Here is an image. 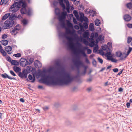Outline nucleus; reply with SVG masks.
Wrapping results in <instances>:
<instances>
[{
  "mask_svg": "<svg viewBox=\"0 0 132 132\" xmlns=\"http://www.w3.org/2000/svg\"><path fill=\"white\" fill-rule=\"evenodd\" d=\"M98 34L97 33H95V34L92 33L91 34L90 36L91 38L87 37L86 39H83L81 37H79L76 34L74 35V38L75 40L77 42L76 43H74L72 42H70L69 45L72 50H80L81 46V44L78 42V41L83 42V43L85 45H89L91 47H93L95 45V42L93 38H96L98 36ZM64 36L70 42L72 40V38L71 37L67 36L65 34L64 35Z\"/></svg>",
  "mask_w": 132,
  "mask_h": 132,
  "instance_id": "nucleus-2",
  "label": "nucleus"
},
{
  "mask_svg": "<svg viewBox=\"0 0 132 132\" xmlns=\"http://www.w3.org/2000/svg\"><path fill=\"white\" fill-rule=\"evenodd\" d=\"M73 21L75 24L77 23V21L76 19L74 18H73Z\"/></svg>",
  "mask_w": 132,
  "mask_h": 132,
  "instance_id": "nucleus-58",
  "label": "nucleus"
},
{
  "mask_svg": "<svg viewBox=\"0 0 132 132\" xmlns=\"http://www.w3.org/2000/svg\"><path fill=\"white\" fill-rule=\"evenodd\" d=\"M75 55L76 57V59L73 60L74 64L77 68H80L81 67L84 66V63L80 60V56L79 54L76 53H75Z\"/></svg>",
  "mask_w": 132,
  "mask_h": 132,
  "instance_id": "nucleus-8",
  "label": "nucleus"
},
{
  "mask_svg": "<svg viewBox=\"0 0 132 132\" xmlns=\"http://www.w3.org/2000/svg\"><path fill=\"white\" fill-rule=\"evenodd\" d=\"M53 4L54 6H56L58 4V2H57L54 1L53 2Z\"/></svg>",
  "mask_w": 132,
  "mask_h": 132,
  "instance_id": "nucleus-60",
  "label": "nucleus"
},
{
  "mask_svg": "<svg viewBox=\"0 0 132 132\" xmlns=\"http://www.w3.org/2000/svg\"><path fill=\"white\" fill-rule=\"evenodd\" d=\"M95 24L96 25L99 26L100 24V20L98 19L96 20L95 21Z\"/></svg>",
  "mask_w": 132,
  "mask_h": 132,
  "instance_id": "nucleus-33",
  "label": "nucleus"
},
{
  "mask_svg": "<svg viewBox=\"0 0 132 132\" xmlns=\"http://www.w3.org/2000/svg\"><path fill=\"white\" fill-rule=\"evenodd\" d=\"M21 29V27L19 25H18L17 26H16L14 28V29L17 30V31H18L20 29Z\"/></svg>",
  "mask_w": 132,
  "mask_h": 132,
  "instance_id": "nucleus-37",
  "label": "nucleus"
},
{
  "mask_svg": "<svg viewBox=\"0 0 132 132\" xmlns=\"http://www.w3.org/2000/svg\"><path fill=\"white\" fill-rule=\"evenodd\" d=\"M67 25L68 27L69 28H72L73 27V25L70 21H67Z\"/></svg>",
  "mask_w": 132,
  "mask_h": 132,
  "instance_id": "nucleus-27",
  "label": "nucleus"
},
{
  "mask_svg": "<svg viewBox=\"0 0 132 132\" xmlns=\"http://www.w3.org/2000/svg\"><path fill=\"white\" fill-rule=\"evenodd\" d=\"M89 31L88 30H87L85 31L83 34V36L84 37L86 38L89 36Z\"/></svg>",
  "mask_w": 132,
  "mask_h": 132,
  "instance_id": "nucleus-20",
  "label": "nucleus"
},
{
  "mask_svg": "<svg viewBox=\"0 0 132 132\" xmlns=\"http://www.w3.org/2000/svg\"><path fill=\"white\" fill-rule=\"evenodd\" d=\"M106 45L107 46L108 50H110L111 48L112 44L110 42L108 43Z\"/></svg>",
  "mask_w": 132,
  "mask_h": 132,
  "instance_id": "nucleus-35",
  "label": "nucleus"
},
{
  "mask_svg": "<svg viewBox=\"0 0 132 132\" xmlns=\"http://www.w3.org/2000/svg\"><path fill=\"white\" fill-rule=\"evenodd\" d=\"M83 27H84L85 29H86L88 28V25L86 23H84Z\"/></svg>",
  "mask_w": 132,
  "mask_h": 132,
  "instance_id": "nucleus-48",
  "label": "nucleus"
},
{
  "mask_svg": "<svg viewBox=\"0 0 132 132\" xmlns=\"http://www.w3.org/2000/svg\"><path fill=\"white\" fill-rule=\"evenodd\" d=\"M132 38L130 37H128L127 38V43H130L131 41Z\"/></svg>",
  "mask_w": 132,
  "mask_h": 132,
  "instance_id": "nucleus-47",
  "label": "nucleus"
},
{
  "mask_svg": "<svg viewBox=\"0 0 132 132\" xmlns=\"http://www.w3.org/2000/svg\"><path fill=\"white\" fill-rule=\"evenodd\" d=\"M106 50H99L98 53H99L101 55H105L106 56L105 53L103 51H105Z\"/></svg>",
  "mask_w": 132,
  "mask_h": 132,
  "instance_id": "nucleus-30",
  "label": "nucleus"
},
{
  "mask_svg": "<svg viewBox=\"0 0 132 132\" xmlns=\"http://www.w3.org/2000/svg\"><path fill=\"white\" fill-rule=\"evenodd\" d=\"M55 14L58 17L60 26L63 28H65L64 20L67 15V12L64 11L61 13L60 10L57 8L55 9Z\"/></svg>",
  "mask_w": 132,
  "mask_h": 132,
  "instance_id": "nucleus-3",
  "label": "nucleus"
},
{
  "mask_svg": "<svg viewBox=\"0 0 132 132\" xmlns=\"http://www.w3.org/2000/svg\"><path fill=\"white\" fill-rule=\"evenodd\" d=\"M85 62L87 64H89L90 63L87 57L85 58Z\"/></svg>",
  "mask_w": 132,
  "mask_h": 132,
  "instance_id": "nucleus-52",
  "label": "nucleus"
},
{
  "mask_svg": "<svg viewBox=\"0 0 132 132\" xmlns=\"http://www.w3.org/2000/svg\"><path fill=\"white\" fill-rule=\"evenodd\" d=\"M89 29L90 31H93L95 29L94 28V24L92 23H91L89 25Z\"/></svg>",
  "mask_w": 132,
  "mask_h": 132,
  "instance_id": "nucleus-18",
  "label": "nucleus"
},
{
  "mask_svg": "<svg viewBox=\"0 0 132 132\" xmlns=\"http://www.w3.org/2000/svg\"><path fill=\"white\" fill-rule=\"evenodd\" d=\"M7 52L8 54H10L12 53V52H11V51L12 50H5Z\"/></svg>",
  "mask_w": 132,
  "mask_h": 132,
  "instance_id": "nucleus-56",
  "label": "nucleus"
},
{
  "mask_svg": "<svg viewBox=\"0 0 132 132\" xmlns=\"http://www.w3.org/2000/svg\"><path fill=\"white\" fill-rule=\"evenodd\" d=\"M21 0H19L18 2H15L10 8V11L12 13H15L19 10V8L22 7V5H24V3L21 2Z\"/></svg>",
  "mask_w": 132,
  "mask_h": 132,
  "instance_id": "nucleus-4",
  "label": "nucleus"
},
{
  "mask_svg": "<svg viewBox=\"0 0 132 132\" xmlns=\"http://www.w3.org/2000/svg\"><path fill=\"white\" fill-rule=\"evenodd\" d=\"M127 26L129 28H132V24L128 23L127 24Z\"/></svg>",
  "mask_w": 132,
  "mask_h": 132,
  "instance_id": "nucleus-51",
  "label": "nucleus"
},
{
  "mask_svg": "<svg viewBox=\"0 0 132 132\" xmlns=\"http://www.w3.org/2000/svg\"><path fill=\"white\" fill-rule=\"evenodd\" d=\"M2 44L4 45H7L8 43V41L6 40H3L1 41Z\"/></svg>",
  "mask_w": 132,
  "mask_h": 132,
  "instance_id": "nucleus-24",
  "label": "nucleus"
},
{
  "mask_svg": "<svg viewBox=\"0 0 132 132\" xmlns=\"http://www.w3.org/2000/svg\"><path fill=\"white\" fill-rule=\"evenodd\" d=\"M21 2H22L24 3V5H22V7H23L20 10V12L21 14H28V15H30L32 13V10L30 8H28L26 7V2L28 1L29 2L28 0H21Z\"/></svg>",
  "mask_w": 132,
  "mask_h": 132,
  "instance_id": "nucleus-5",
  "label": "nucleus"
},
{
  "mask_svg": "<svg viewBox=\"0 0 132 132\" xmlns=\"http://www.w3.org/2000/svg\"><path fill=\"white\" fill-rule=\"evenodd\" d=\"M33 78L31 75L29 74L28 76V78L30 80H32L31 82H34L35 80V76L33 75Z\"/></svg>",
  "mask_w": 132,
  "mask_h": 132,
  "instance_id": "nucleus-16",
  "label": "nucleus"
},
{
  "mask_svg": "<svg viewBox=\"0 0 132 132\" xmlns=\"http://www.w3.org/2000/svg\"><path fill=\"white\" fill-rule=\"evenodd\" d=\"M104 39L103 37L101 35H100L97 39L98 40H102Z\"/></svg>",
  "mask_w": 132,
  "mask_h": 132,
  "instance_id": "nucleus-42",
  "label": "nucleus"
},
{
  "mask_svg": "<svg viewBox=\"0 0 132 132\" xmlns=\"http://www.w3.org/2000/svg\"><path fill=\"white\" fill-rule=\"evenodd\" d=\"M10 16L9 19L10 20H13L17 18V16L13 14H11L10 15Z\"/></svg>",
  "mask_w": 132,
  "mask_h": 132,
  "instance_id": "nucleus-21",
  "label": "nucleus"
},
{
  "mask_svg": "<svg viewBox=\"0 0 132 132\" xmlns=\"http://www.w3.org/2000/svg\"><path fill=\"white\" fill-rule=\"evenodd\" d=\"M11 64L15 65H18L19 64V62L16 60H13L11 62Z\"/></svg>",
  "mask_w": 132,
  "mask_h": 132,
  "instance_id": "nucleus-22",
  "label": "nucleus"
},
{
  "mask_svg": "<svg viewBox=\"0 0 132 132\" xmlns=\"http://www.w3.org/2000/svg\"><path fill=\"white\" fill-rule=\"evenodd\" d=\"M18 32L17 30H15L14 29L11 31V33L12 35H15Z\"/></svg>",
  "mask_w": 132,
  "mask_h": 132,
  "instance_id": "nucleus-31",
  "label": "nucleus"
},
{
  "mask_svg": "<svg viewBox=\"0 0 132 132\" xmlns=\"http://www.w3.org/2000/svg\"><path fill=\"white\" fill-rule=\"evenodd\" d=\"M97 60L101 64L103 63V61L102 59L99 57H98L97 58Z\"/></svg>",
  "mask_w": 132,
  "mask_h": 132,
  "instance_id": "nucleus-45",
  "label": "nucleus"
},
{
  "mask_svg": "<svg viewBox=\"0 0 132 132\" xmlns=\"http://www.w3.org/2000/svg\"><path fill=\"white\" fill-rule=\"evenodd\" d=\"M13 69L16 72H19L21 70V69L19 67L14 66L13 67Z\"/></svg>",
  "mask_w": 132,
  "mask_h": 132,
  "instance_id": "nucleus-17",
  "label": "nucleus"
},
{
  "mask_svg": "<svg viewBox=\"0 0 132 132\" xmlns=\"http://www.w3.org/2000/svg\"><path fill=\"white\" fill-rule=\"evenodd\" d=\"M34 59L33 58H30L29 60V62H28V64H31L34 61Z\"/></svg>",
  "mask_w": 132,
  "mask_h": 132,
  "instance_id": "nucleus-40",
  "label": "nucleus"
},
{
  "mask_svg": "<svg viewBox=\"0 0 132 132\" xmlns=\"http://www.w3.org/2000/svg\"><path fill=\"white\" fill-rule=\"evenodd\" d=\"M6 48L5 50L6 49H8V50H12V48L11 47L9 46H7L6 47Z\"/></svg>",
  "mask_w": 132,
  "mask_h": 132,
  "instance_id": "nucleus-64",
  "label": "nucleus"
},
{
  "mask_svg": "<svg viewBox=\"0 0 132 132\" xmlns=\"http://www.w3.org/2000/svg\"><path fill=\"white\" fill-rule=\"evenodd\" d=\"M130 103L129 102H128L126 104V106L128 108H129L130 107Z\"/></svg>",
  "mask_w": 132,
  "mask_h": 132,
  "instance_id": "nucleus-63",
  "label": "nucleus"
},
{
  "mask_svg": "<svg viewBox=\"0 0 132 132\" xmlns=\"http://www.w3.org/2000/svg\"><path fill=\"white\" fill-rule=\"evenodd\" d=\"M64 1V3L66 5V10L68 13L70 12V4L68 0H59V2L61 6L62 7L64 11L65 9V5L63 3V1Z\"/></svg>",
  "mask_w": 132,
  "mask_h": 132,
  "instance_id": "nucleus-10",
  "label": "nucleus"
},
{
  "mask_svg": "<svg viewBox=\"0 0 132 132\" xmlns=\"http://www.w3.org/2000/svg\"><path fill=\"white\" fill-rule=\"evenodd\" d=\"M127 6L128 9L132 10V3H129L127 4Z\"/></svg>",
  "mask_w": 132,
  "mask_h": 132,
  "instance_id": "nucleus-28",
  "label": "nucleus"
},
{
  "mask_svg": "<svg viewBox=\"0 0 132 132\" xmlns=\"http://www.w3.org/2000/svg\"><path fill=\"white\" fill-rule=\"evenodd\" d=\"M7 37V35L6 34H4L3 35L2 37L3 39H5Z\"/></svg>",
  "mask_w": 132,
  "mask_h": 132,
  "instance_id": "nucleus-54",
  "label": "nucleus"
},
{
  "mask_svg": "<svg viewBox=\"0 0 132 132\" xmlns=\"http://www.w3.org/2000/svg\"><path fill=\"white\" fill-rule=\"evenodd\" d=\"M73 13L75 16L76 17L77 19V20L79 18V15L77 12L76 11L74 10L73 11Z\"/></svg>",
  "mask_w": 132,
  "mask_h": 132,
  "instance_id": "nucleus-32",
  "label": "nucleus"
},
{
  "mask_svg": "<svg viewBox=\"0 0 132 132\" xmlns=\"http://www.w3.org/2000/svg\"><path fill=\"white\" fill-rule=\"evenodd\" d=\"M43 109L45 111H46L49 110V108L48 106H46L42 107Z\"/></svg>",
  "mask_w": 132,
  "mask_h": 132,
  "instance_id": "nucleus-36",
  "label": "nucleus"
},
{
  "mask_svg": "<svg viewBox=\"0 0 132 132\" xmlns=\"http://www.w3.org/2000/svg\"><path fill=\"white\" fill-rule=\"evenodd\" d=\"M106 51L105 55L107 57V59L111 61L112 62H116L117 61V60L113 57L114 56V54L111 53L112 50H106Z\"/></svg>",
  "mask_w": 132,
  "mask_h": 132,
  "instance_id": "nucleus-9",
  "label": "nucleus"
},
{
  "mask_svg": "<svg viewBox=\"0 0 132 132\" xmlns=\"http://www.w3.org/2000/svg\"><path fill=\"white\" fill-rule=\"evenodd\" d=\"M7 60L9 62H11V58L10 56H9L7 58Z\"/></svg>",
  "mask_w": 132,
  "mask_h": 132,
  "instance_id": "nucleus-59",
  "label": "nucleus"
},
{
  "mask_svg": "<svg viewBox=\"0 0 132 132\" xmlns=\"http://www.w3.org/2000/svg\"><path fill=\"white\" fill-rule=\"evenodd\" d=\"M20 65L22 67H24L28 65L27 60L24 58H21L20 59Z\"/></svg>",
  "mask_w": 132,
  "mask_h": 132,
  "instance_id": "nucleus-12",
  "label": "nucleus"
},
{
  "mask_svg": "<svg viewBox=\"0 0 132 132\" xmlns=\"http://www.w3.org/2000/svg\"><path fill=\"white\" fill-rule=\"evenodd\" d=\"M40 63V62L38 60L34 62V65L36 68H39L38 63Z\"/></svg>",
  "mask_w": 132,
  "mask_h": 132,
  "instance_id": "nucleus-25",
  "label": "nucleus"
},
{
  "mask_svg": "<svg viewBox=\"0 0 132 132\" xmlns=\"http://www.w3.org/2000/svg\"><path fill=\"white\" fill-rule=\"evenodd\" d=\"M80 14V17H79V18L77 20L80 21V20H81L82 19V18L84 17V14L82 13H80L79 14Z\"/></svg>",
  "mask_w": 132,
  "mask_h": 132,
  "instance_id": "nucleus-26",
  "label": "nucleus"
},
{
  "mask_svg": "<svg viewBox=\"0 0 132 132\" xmlns=\"http://www.w3.org/2000/svg\"><path fill=\"white\" fill-rule=\"evenodd\" d=\"M32 68V67L30 66H27L26 69L23 70L22 72H19L18 74V76L22 79L24 78H27L28 74L31 72Z\"/></svg>",
  "mask_w": 132,
  "mask_h": 132,
  "instance_id": "nucleus-7",
  "label": "nucleus"
},
{
  "mask_svg": "<svg viewBox=\"0 0 132 132\" xmlns=\"http://www.w3.org/2000/svg\"><path fill=\"white\" fill-rule=\"evenodd\" d=\"M22 22L23 23V24L24 25L26 24L28 22V21L27 20L25 19H24L22 21Z\"/></svg>",
  "mask_w": 132,
  "mask_h": 132,
  "instance_id": "nucleus-49",
  "label": "nucleus"
},
{
  "mask_svg": "<svg viewBox=\"0 0 132 132\" xmlns=\"http://www.w3.org/2000/svg\"><path fill=\"white\" fill-rule=\"evenodd\" d=\"M9 0H1L0 2L1 5H2L3 4H6Z\"/></svg>",
  "mask_w": 132,
  "mask_h": 132,
  "instance_id": "nucleus-29",
  "label": "nucleus"
},
{
  "mask_svg": "<svg viewBox=\"0 0 132 132\" xmlns=\"http://www.w3.org/2000/svg\"><path fill=\"white\" fill-rule=\"evenodd\" d=\"M99 50H93V51L94 53L99 54V53H98Z\"/></svg>",
  "mask_w": 132,
  "mask_h": 132,
  "instance_id": "nucleus-55",
  "label": "nucleus"
},
{
  "mask_svg": "<svg viewBox=\"0 0 132 132\" xmlns=\"http://www.w3.org/2000/svg\"><path fill=\"white\" fill-rule=\"evenodd\" d=\"M71 51H74V54L75 55V53H78V54H79L77 52V51H78L80 53L82 54L84 57H87V55L86 54L85 52V51L86 50H71Z\"/></svg>",
  "mask_w": 132,
  "mask_h": 132,
  "instance_id": "nucleus-13",
  "label": "nucleus"
},
{
  "mask_svg": "<svg viewBox=\"0 0 132 132\" xmlns=\"http://www.w3.org/2000/svg\"><path fill=\"white\" fill-rule=\"evenodd\" d=\"M82 67H84V71L86 72V70L88 68V67L86 66H85L84 64V66H82Z\"/></svg>",
  "mask_w": 132,
  "mask_h": 132,
  "instance_id": "nucleus-53",
  "label": "nucleus"
},
{
  "mask_svg": "<svg viewBox=\"0 0 132 132\" xmlns=\"http://www.w3.org/2000/svg\"><path fill=\"white\" fill-rule=\"evenodd\" d=\"M113 71L115 72H116L118 71V68H114L113 69Z\"/></svg>",
  "mask_w": 132,
  "mask_h": 132,
  "instance_id": "nucleus-57",
  "label": "nucleus"
},
{
  "mask_svg": "<svg viewBox=\"0 0 132 132\" xmlns=\"http://www.w3.org/2000/svg\"><path fill=\"white\" fill-rule=\"evenodd\" d=\"M59 73H62L63 75H60L59 77H55L54 76L43 74L42 71L39 70L38 74L42 77L39 80V82L42 83L62 86L70 83L73 79V77L71 76L69 73L65 72L64 70Z\"/></svg>",
  "mask_w": 132,
  "mask_h": 132,
  "instance_id": "nucleus-1",
  "label": "nucleus"
},
{
  "mask_svg": "<svg viewBox=\"0 0 132 132\" xmlns=\"http://www.w3.org/2000/svg\"><path fill=\"white\" fill-rule=\"evenodd\" d=\"M79 26L80 27V30L78 31V33L79 34H81V32L84 31V30L83 28V26L81 24H79Z\"/></svg>",
  "mask_w": 132,
  "mask_h": 132,
  "instance_id": "nucleus-19",
  "label": "nucleus"
},
{
  "mask_svg": "<svg viewBox=\"0 0 132 132\" xmlns=\"http://www.w3.org/2000/svg\"><path fill=\"white\" fill-rule=\"evenodd\" d=\"M92 63L93 65L95 67L97 66L96 61L95 59H93L92 62Z\"/></svg>",
  "mask_w": 132,
  "mask_h": 132,
  "instance_id": "nucleus-34",
  "label": "nucleus"
},
{
  "mask_svg": "<svg viewBox=\"0 0 132 132\" xmlns=\"http://www.w3.org/2000/svg\"><path fill=\"white\" fill-rule=\"evenodd\" d=\"M55 64L56 66L59 67L61 66V64L60 62L59 61H57L55 63Z\"/></svg>",
  "mask_w": 132,
  "mask_h": 132,
  "instance_id": "nucleus-46",
  "label": "nucleus"
},
{
  "mask_svg": "<svg viewBox=\"0 0 132 132\" xmlns=\"http://www.w3.org/2000/svg\"><path fill=\"white\" fill-rule=\"evenodd\" d=\"M10 13H8L4 15L2 17V20H4L7 19L8 17L10 16Z\"/></svg>",
  "mask_w": 132,
  "mask_h": 132,
  "instance_id": "nucleus-23",
  "label": "nucleus"
},
{
  "mask_svg": "<svg viewBox=\"0 0 132 132\" xmlns=\"http://www.w3.org/2000/svg\"><path fill=\"white\" fill-rule=\"evenodd\" d=\"M74 28L75 29L78 30L79 28V26L77 25H75L74 26Z\"/></svg>",
  "mask_w": 132,
  "mask_h": 132,
  "instance_id": "nucleus-62",
  "label": "nucleus"
},
{
  "mask_svg": "<svg viewBox=\"0 0 132 132\" xmlns=\"http://www.w3.org/2000/svg\"><path fill=\"white\" fill-rule=\"evenodd\" d=\"M13 56L16 57H19L21 56V54L20 53H18L14 54Z\"/></svg>",
  "mask_w": 132,
  "mask_h": 132,
  "instance_id": "nucleus-44",
  "label": "nucleus"
},
{
  "mask_svg": "<svg viewBox=\"0 0 132 132\" xmlns=\"http://www.w3.org/2000/svg\"><path fill=\"white\" fill-rule=\"evenodd\" d=\"M14 23V21L13 20L10 19L7 20L4 23V28L7 29L11 27L13 25Z\"/></svg>",
  "mask_w": 132,
  "mask_h": 132,
  "instance_id": "nucleus-11",
  "label": "nucleus"
},
{
  "mask_svg": "<svg viewBox=\"0 0 132 132\" xmlns=\"http://www.w3.org/2000/svg\"><path fill=\"white\" fill-rule=\"evenodd\" d=\"M86 72L85 71H84L83 72H82L80 74L81 75H85L86 73Z\"/></svg>",
  "mask_w": 132,
  "mask_h": 132,
  "instance_id": "nucleus-61",
  "label": "nucleus"
},
{
  "mask_svg": "<svg viewBox=\"0 0 132 132\" xmlns=\"http://www.w3.org/2000/svg\"><path fill=\"white\" fill-rule=\"evenodd\" d=\"M131 51L128 50L126 53L125 52L122 53L120 51H118L116 52L115 55L116 57L120 58V60H125Z\"/></svg>",
  "mask_w": 132,
  "mask_h": 132,
  "instance_id": "nucleus-6",
  "label": "nucleus"
},
{
  "mask_svg": "<svg viewBox=\"0 0 132 132\" xmlns=\"http://www.w3.org/2000/svg\"><path fill=\"white\" fill-rule=\"evenodd\" d=\"M124 20L127 21H130L131 19V17L128 14L125 15L123 17Z\"/></svg>",
  "mask_w": 132,
  "mask_h": 132,
  "instance_id": "nucleus-15",
  "label": "nucleus"
},
{
  "mask_svg": "<svg viewBox=\"0 0 132 132\" xmlns=\"http://www.w3.org/2000/svg\"><path fill=\"white\" fill-rule=\"evenodd\" d=\"M1 77L4 78H7L8 79L12 80H15L16 79L14 77H11L9 76L6 73H5L4 74H2L1 75Z\"/></svg>",
  "mask_w": 132,
  "mask_h": 132,
  "instance_id": "nucleus-14",
  "label": "nucleus"
},
{
  "mask_svg": "<svg viewBox=\"0 0 132 132\" xmlns=\"http://www.w3.org/2000/svg\"><path fill=\"white\" fill-rule=\"evenodd\" d=\"M0 52L2 53L3 56H5L6 55V53L4 51V50H0Z\"/></svg>",
  "mask_w": 132,
  "mask_h": 132,
  "instance_id": "nucleus-39",
  "label": "nucleus"
},
{
  "mask_svg": "<svg viewBox=\"0 0 132 132\" xmlns=\"http://www.w3.org/2000/svg\"><path fill=\"white\" fill-rule=\"evenodd\" d=\"M102 50H108L107 46L106 45H103L102 46Z\"/></svg>",
  "mask_w": 132,
  "mask_h": 132,
  "instance_id": "nucleus-43",
  "label": "nucleus"
},
{
  "mask_svg": "<svg viewBox=\"0 0 132 132\" xmlns=\"http://www.w3.org/2000/svg\"><path fill=\"white\" fill-rule=\"evenodd\" d=\"M82 19L81 20H80V22H82L83 21H85L86 22L88 21V20L87 19V18L86 17L84 16L83 18H82Z\"/></svg>",
  "mask_w": 132,
  "mask_h": 132,
  "instance_id": "nucleus-38",
  "label": "nucleus"
},
{
  "mask_svg": "<svg viewBox=\"0 0 132 132\" xmlns=\"http://www.w3.org/2000/svg\"><path fill=\"white\" fill-rule=\"evenodd\" d=\"M10 72L11 74L12 75V76H16V74L12 70H10Z\"/></svg>",
  "mask_w": 132,
  "mask_h": 132,
  "instance_id": "nucleus-50",
  "label": "nucleus"
},
{
  "mask_svg": "<svg viewBox=\"0 0 132 132\" xmlns=\"http://www.w3.org/2000/svg\"><path fill=\"white\" fill-rule=\"evenodd\" d=\"M71 31L68 28H66V34H69L71 33Z\"/></svg>",
  "mask_w": 132,
  "mask_h": 132,
  "instance_id": "nucleus-41",
  "label": "nucleus"
}]
</instances>
